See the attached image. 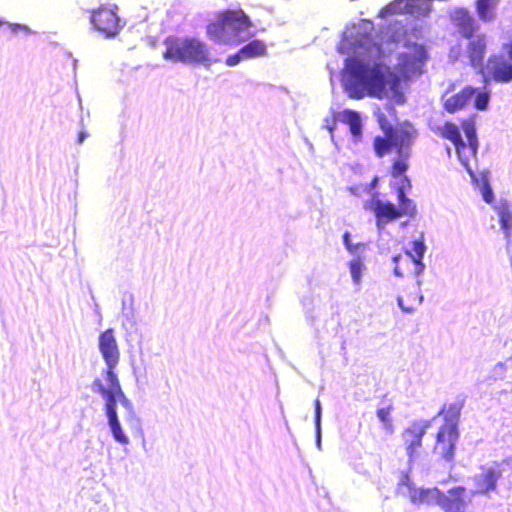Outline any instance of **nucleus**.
Returning a JSON list of instances; mask_svg holds the SVG:
<instances>
[{
    "mask_svg": "<svg viewBox=\"0 0 512 512\" xmlns=\"http://www.w3.org/2000/svg\"><path fill=\"white\" fill-rule=\"evenodd\" d=\"M98 348L106 364L104 374L108 381V386H105L101 379L96 378L93 381V388L100 393L104 399V410L108 418L113 438L118 443L126 445L129 443V439L122 431L116 411V405L117 402H120L124 406H127L129 405V400L124 394L119 379L115 373V368L120 360V350L112 328H108L100 333L98 338Z\"/></svg>",
    "mask_w": 512,
    "mask_h": 512,
    "instance_id": "nucleus-1",
    "label": "nucleus"
},
{
    "mask_svg": "<svg viewBox=\"0 0 512 512\" xmlns=\"http://www.w3.org/2000/svg\"><path fill=\"white\" fill-rule=\"evenodd\" d=\"M398 83L396 75L387 79L380 63L370 64L358 58L347 59L343 85L351 99L359 100L365 96L383 99L387 84L394 89Z\"/></svg>",
    "mask_w": 512,
    "mask_h": 512,
    "instance_id": "nucleus-2",
    "label": "nucleus"
},
{
    "mask_svg": "<svg viewBox=\"0 0 512 512\" xmlns=\"http://www.w3.org/2000/svg\"><path fill=\"white\" fill-rule=\"evenodd\" d=\"M460 127L464 131L467 142L463 141L459 126L452 121H446L443 125L432 128V131L440 138L448 140L453 144L459 161L465 167L472 180L477 181L475 173L470 167V159L476 158L479 146L475 118L471 116L461 120Z\"/></svg>",
    "mask_w": 512,
    "mask_h": 512,
    "instance_id": "nucleus-3",
    "label": "nucleus"
},
{
    "mask_svg": "<svg viewBox=\"0 0 512 512\" xmlns=\"http://www.w3.org/2000/svg\"><path fill=\"white\" fill-rule=\"evenodd\" d=\"M252 27L250 18L241 9L224 10L218 13L217 18L207 25L208 37L217 43L233 42L239 44L246 37L241 34Z\"/></svg>",
    "mask_w": 512,
    "mask_h": 512,
    "instance_id": "nucleus-4",
    "label": "nucleus"
},
{
    "mask_svg": "<svg viewBox=\"0 0 512 512\" xmlns=\"http://www.w3.org/2000/svg\"><path fill=\"white\" fill-rule=\"evenodd\" d=\"M163 58L171 62L209 65L210 51L207 45L194 37L169 36L164 40Z\"/></svg>",
    "mask_w": 512,
    "mask_h": 512,
    "instance_id": "nucleus-5",
    "label": "nucleus"
},
{
    "mask_svg": "<svg viewBox=\"0 0 512 512\" xmlns=\"http://www.w3.org/2000/svg\"><path fill=\"white\" fill-rule=\"evenodd\" d=\"M377 122L383 130V136L373 139V149L378 158L389 154L393 149V143L407 144L411 138L417 137L416 129L410 124L393 126L383 112H376Z\"/></svg>",
    "mask_w": 512,
    "mask_h": 512,
    "instance_id": "nucleus-6",
    "label": "nucleus"
},
{
    "mask_svg": "<svg viewBox=\"0 0 512 512\" xmlns=\"http://www.w3.org/2000/svg\"><path fill=\"white\" fill-rule=\"evenodd\" d=\"M466 492L467 490L464 486H456L449 489L446 496L438 488L425 489L413 486L407 493L410 501L416 505L428 503L435 494L438 505L444 512H465L467 504L465 500Z\"/></svg>",
    "mask_w": 512,
    "mask_h": 512,
    "instance_id": "nucleus-7",
    "label": "nucleus"
},
{
    "mask_svg": "<svg viewBox=\"0 0 512 512\" xmlns=\"http://www.w3.org/2000/svg\"><path fill=\"white\" fill-rule=\"evenodd\" d=\"M429 427L430 421L428 420L413 421L401 432L409 463L420 459L423 452V438Z\"/></svg>",
    "mask_w": 512,
    "mask_h": 512,
    "instance_id": "nucleus-8",
    "label": "nucleus"
},
{
    "mask_svg": "<svg viewBox=\"0 0 512 512\" xmlns=\"http://www.w3.org/2000/svg\"><path fill=\"white\" fill-rule=\"evenodd\" d=\"M90 23L94 30L102 34L105 38L116 36L122 28L115 5H101L92 10Z\"/></svg>",
    "mask_w": 512,
    "mask_h": 512,
    "instance_id": "nucleus-9",
    "label": "nucleus"
},
{
    "mask_svg": "<svg viewBox=\"0 0 512 512\" xmlns=\"http://www.w3.org/2000/svg\"><path fill=\"white\" fill-rule=\"evenodd\" d=\"M502 478L501 464L495 462L492 466H480V472L474 476L473 496H489L497 492L498 481Z\"/></svg>",
    "mask_w": 512,
    "mask_h": 512,
    "instance_id": "nucleus-10",
    "label": "nucleus"
},
{
    "mask_svg": "<svg viewBox=\"0 0 512 512\" xmlns=\"http://www.w3.org/2000/svg\"><path fill=\"white\" fill-rule=\"evenodd\" d=\"M486 78L496 83H509L512 81V59L503 53L491 54L484 66Z\"/></svg>",
    "mask_w": 512,
    "mask_h": 512,
    "instance_id": "nucleus-11",
    "label": "nucleus"
},
{
    "mask_svg": "<svg viewBox=\"0 0 512 512\" xmlns=\"http://www.w3.org/2000/svg\"><path fill=\"white\" fill-rule=\"evenodd\" d=\"M458 440V428L442 424L436 433L433 451L438 453L444 460L452 461Z\"/></svg>",
    "mask_w": 512,
    "mask_h": 512,
    "instance_id": "nucleus-12",
    "label": "nucleus"
},
{
    "mask_svg": "<svg viewBox=\"0 0 512 512\" xmlns=\"http://www.w3.org/2000/svg\"><path fill=\"white\" fill-rule=\"evenodd\" d=\"M451 21L459 34L465 39H472L479 26L467 8H457L451 15Z\"/></svg>",
    "mask_w": 512,
    "mask_h": 512,
    "instance_id": "nucleus-13",
    "label": "nucleus"
},
{
    "mask_svg": "<svg viewBox=\"0 0 512 512\" xmlns=\"http://www.w3.org/2000/svg\"><path fill=\"white\" fill-rule=\"evenodd\" d=\"M367 208L373 211L378 228H382L389 222L400 218L397 206L389 201L383 202L379 199H372Z\"/></svg>",
    "mask_w": 512,
    "mask_h": 512,
    "instance_id": "nucleus-14",
    "label": "nucleus"
},
{
    "mask_svg": "<svg viewBox=\"0 0 512 512\" xmlns=\"http://www.w3.org/2000/svg\"><path fill=\"white\" fill-rule=\"evenodd\" d=\"M416 138H411L407 144L400 145L398 142L393 143V149L397 153V158L394 159L390 167V174L394 178L403 176L408 170L409 164L408 159L411 154V146L413 145Z\"/></svg>",
    "mask_w": 512,
    "mask_h": 512,
    "instance_id": "nucleus-15",
    "label": "nucleus"
},
{
    "mask_svg": "<svg viewBox=\"0 0 512 512\" xmlns=\"http://www.w3.org/2000/svg\"><path fill=\"white\" fill-rule=\"evenodd\" d=\"M476 93V89L471 86H465L459 92L448 96L443 101V109L449 114H454L463 110L469 103L471 97Z\"/></svg>",
    "mask_w": 512,
    "mask_h": 512,
    "instance_id": "nucleus-16",
    "label": "nucleus"
},
{
    "mask_svg": "<svg viewBox=\"0 0 512 512\" xmlns=\"http://www.w3.org/2000/svg\"><path fill=\"white\" fill-rule=\"evenodd\" d=\"M464 398H458L455 401L444 404L438 415H442L444 418L443 425H451L453 428H458V423L461 415V411L464 407Z\"/></svg>",
    "mask_w": 512,
    "mask_h": 512,
    "instance_id": "nucleus-17",
    "label": "nucleus"
},
{
    "mask_svg": "<svg viewBox=\"0 0 512 512\" xmlns=\"http://www.w3.org/2000/svg\"><path fill=\"white\" fill-rule=\"evenodd\" d=\"M426 251V246L424 243V237L421 235L418 239H415L411 242L410 249L406 250V255L411 259L414 270L413 273L415 275H419L423 272L425 265L422 262L424 253Z\"/></svg>",
    "mask_w": 512,
    "mask_h": 512,
    "instance_id": "nucleus-18",
    "label": "nucleus"
},
{
    "mask_svg": "<svg viewBox=\"0 0 512 512\" xmlns=\"http://www.w3.org/2000/svg\"><path fill=\"white\" fill-rule=\"evenodd\" d=\"M469 40L470 41L467 45L469 60L473 66L479 65L482 62L486 52L485 36L483 34H479Z\"/></svg>",
    "mask_w": 512,
    "mask_h": 512,
    "instance_id": "nucleus-19",
    "label": "nucleus"
},
{
    "mask_svg": "<svg viewBox=\"0 0 512 512\" xmlns=\"http://www.w3.org/2000/svg\"><path fill=\"white\" fill-rule=\"evenodd\" d=\"M339 120L349 127L350 133L358 140L362 136V122L360 114L351 109H345L339 112Z\"/></svg>",
    "mask_w": 512,
    "mask_h": 512,
    "instance_id": "nucleus-20",
    "label": "nucleus"
},
{
    "mask_svg": "<svg viewBox=\"0 0 512 512\" xmlns=\"http://www.w3.org/2000/svg\"><path fill=\"white\" fill-rule=\"evenodd\" d=\"M500 0H476L475 8L478 18L483 22H491L496 17V8Z\"/></svg>",
    "mask_w": 512,
    "mask_h": 512,
    "instance_id": "nucleus-21",
    "label": "nucleus"
},
{
    "mask_svg": "<svg viewBox=\"0 0 512 512\" xmlns=\"http://www.w3.org/2000/svg\"><path fill=\"white\" fill-rule=\"evenodd\" d=\"M397 200H398V211L400 214V217L407 216V217H414L416 215L417 209L416 204L414 201L410 198H408L405 194L404 187H398L397 188Z\"/></svg>",
    "mask_w": 512,
    "mask_h": 512,
    "instance_id": "nucleus-22",
    "label": "nucleus"
},
{
    "mask_svg": "<svg viewBox=\"0 0 512 512\" xmlns=\"http://www.w3.org/2000/svg\"><path fill=\"white\" fill-rule=\"evenodd\" d=\"M394 409H395V407H394L393 403L390 401L386 406L380 407L376 410V415H377L379 421L381 422L384 431L387 434H392V433H394V430H395V426L393 423V417H392V413H393Z\"/></svg>",
    "mask_w": 512,
    "mask_h": 512,
    "instance_id": "nucleus-23",
    "label": "nucleus"
},
{
    "mask_svg": "<svg viewBox=\"0 0 512 512\" xmlns=\"http://www.w3.org/2000/svg\"><path fill=\"white\" fill-rule=\"evenodd\" d=\"M240 49L245 59L263 57L267 54L265 42L259 39L248 42Z\"/></svg>",
    "mask_w": 512,
    "mask_h": 512,
    "instance_id": "nucleus-24",
    "label": "nucleus"
},
{
    "mask_svg": "<svg viewBox=\"0 0 512 512\" xmlns=\"http://www.w3.org/2000/svg\"><path fill=\"white\" fill-rule=\"evenodd\" d=\"M498 213L501 228L509 236L510 229L512 228V211L508 207L502 206Z\"/></svg>",
    "mask_w": 512,
    "mask_h": 512,
    "instance_id": "nucleus-25",
    "label": "nucleus"
},
{
    "mask_svg": "<svg viewBox=\"0 0 512 512\" xmlns=\"http://www.w3.org/2000/svg\"><path fill=\"white\" fill-rule=\"evenodd\" d=\"M490 95L486 91L478 92L474 99V107L477 110H485L488 106Z\"/></svg>",
    "mask_w": 512,
    "mask_h": 512,
    "instance_id": "nucleus-26",
    "label": "nucleus"
},
{
    "mask_svg": "<svg viewBox=\"0 0 512 512\" xmlns=\"http://www.w3.org/2000/svg\"><path fill=\"white\" fill-rule=\"evenodd\" d=\"M481 194L486 203H493L494 193L487 178L482 179Z\"/></svg>",
    "mask_w": 512,
    "mask_h": 512,
    "instance_id": "nucleus-27",
    "label": "nucleus"
},
{
    "mask_svg": "<svg viewBox=\"0 0 512 512\" xmlns=\"http://www.w3.org/2000/svg\"><path fill=\"white\" fill-rule=\"evenodd\" d=\"M349 269L352 279L354 282L358 283L362 275V262L359 259L351 261L349 264Z\"/></svg>",
    "mask_w": 512,
    "mask_h": 512,
    "instance_id": "nucleus-28",
    "label": "nucleus"
},
{
    "mask_svg": "<svg viewBox=\"0 0 512 512\" xmlns=\"http://www.w3.org/2000/svg\"><path fill=\"white\" fill-rule=\"evenodd\" d=\"M339 120V113H333L330 118H326L325 121V129L329 132L331 138H333L334 131L337 127V121Z\"/></svg>",
    "mask_w": 512,
    "mask_h": 512,
    "instance_id": "nucleus-29",
    "label": "nucleus"
},
{
    "mask_svg": "<svg viewBox=\"0 0 512 512\" xmlns=\"http://www.w3.org/2000/svg\"><path fill=\"white\" fill-rule=\"evenodd\" d=\"M242 60H245V58H244L243 54L241 53V49H239L236 53H234L226 58V64L228 66H235Z\"/></svg>",
    "mask_w": 512,
    "mask_h": 512,
    "instance_id": "nucleus-30",
    "label": "nucleus"
},
{
    "mask_svg": "<svg viewBox=\"0 0 512 512\" xmlns=\"http://www.w3.org/2000/svg\"><path fill=\"white\" fill-rule=\"evenodd\" d=\"M9 28L13 34H18V33L31 34L32 33L31 29L27 25H24V24H9Z\"/></svg>",
    "mask_w": 512,
    "mask_h": 512,
    "instance_id": "nucleus-31",
    "label": "nucleus"
},
{
    "mask_svg": "<svg viewBox=\"0 0 512 512\" xmlns=\"http://www.w3.org/2000/svg\"><path fill=\"white\" fill-rule=\"evenodd\" d=\"M413 486L415 485L411 481L409 475L407 473H403L399 481V487L405 488L406 491L408 492Z\"/></svg>",
    "mask_w": 512,
    "mask_h": 512,
    "instance_id": "nucleus-32",
    "label": "nucleus"
},
{
    "mask_svg": "<svg viewBox=\"0 0 512 512\" xmlns=\"http://www.w3.org/2000/svg\"><path fill=\"white\" fill-rule=\"evenodd\" d=\"M406 297H408L406 293L398 296V304L403 311L411 312L414 309V307L413 304L405 303Z\"/></svg>",
    "mask_w": 512,
    "mask_h": 512,
    "instance_id": "nucleus-33",
    "label": "nucleus"
},
{
    "mask_svg": "<svg viewBox=\"0 0 512 512\" xmlns=\"http://www.w3.org/2000/svg\"><path fill=\"white\" fill-rule=\"evenodd\" d=\"M314 408H315V423H316V426L319 427L320 419H321V404H320L319 399H316L314 401Z\"/></svg>",
    "mask_w": 512,
    "mask_h": 512,
    "instance_id": "nucleus-34",
    "label": "nucleus"
},
{
    "mask_svg": "<svg viewBox=\"0 0 512 512\" xmlns=\"http://www.w3.org/2000/svg\"><path fill=\"white\" fill-rule=\"evenodd\" d=\"M502 49L505 52L504 55L507 58L512 59V39L508 43L503 44Z\"/></svg>",
    "mask_w": 512,
    "mask_h": 512,
    "instance_id": "nucleus-35",
    "label": "nucleus"
},
{
    "mask_svg": "<svg viewBox=\"0 0 512 512\" xmlns=\"http://www.w3.org/2000/svg\"><path fill=\"white\" fill-rule=\"evenodd\" d=\"M343 242H344V245L346 246V248L349 250V251H353V247L350 243V233L349 232H345L343 234Z\"/></svg>",
    "mask_w": 512,
    "mask_h": 512,
    "instance_id": "nucleus-36",
    "label": "nucleus"
},
{
    "mask_svg": "<svg viewBox=\"0 0 512 512\" xmlns=\"http://www.w3.org/2000/svg\"><path fill=\"white\" fill-rule=\"evenodd\" d=\"M401 256L400 255H396L393 257V261L395 262V267H394V273L398 276H402L403 275V272L401 271V269L399 268L398 266V261L400 260Z\"/></svg>",
    "mask_w": 512,
    "mask_h": 512,
    "instance_id": "nucleus-37",
    "label": "nucleus"
},
{
    "mask_svg": "<svg viewBox=\"0 0 512 512\" xmlns=\"http://www.w3.org/2000/svg\"><path fill=\"white\" fill-rule=\"evenodd\" d=\"M403 182H406V186H407L408 188H410V187H411V182H410V180L408 179V177H407V176H404V177H403Z\"/></svg>",
    "mask_w": 512,
    "mask_h": 512,
    "instance_id": "nucleus-38",
    "label": "nucleus"
},
{
    "mask_svg": "<svg viewBox=\"0 0 512 512\" xmlns=\"http://www.w3.org/2000/svg\"><path fill=\"white\" fill-rule=\"evenodd\" d=\"M84 138H85V134L81 132L78 137V142L81 143L84 140Z\"/></svg>",
    "mask_w": 512,
    "mask_h": 512,
    "instance_id": "nucleus-39",
    "label": "nucleus"
},
{
    "mask_svg": "<svg viewBox=\"0 0 512 512\" xmlns=\"http://www.w3.org/2000/svg\"><path fill=\"white\" fill-rule=\"evenodd\" d=\"M420 54H421V57H425V51L423 48H420Z\"/></svg>",
    "mask_w": 512,
    "mask_h": 512,
    "instance_id": "nucleus-40",
    "label": "nucleus"
},
{
    "mask_svg": "<svg viewBox=\"0 0 512 512\" xmlns=\"http://www.w3.org/2000/svg\"><path fill=\"white\" fill-rule=\"evenodd\" d=\"M3 23H4V22L0 20V27L3 25Z\"/></svg>",
    "mask_w": 512,
    "mask_h": 512,
    "instance_id": "nucleus-41",
    "label": "nucleus"
}]
</instances>
